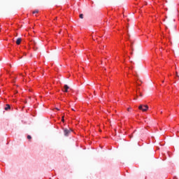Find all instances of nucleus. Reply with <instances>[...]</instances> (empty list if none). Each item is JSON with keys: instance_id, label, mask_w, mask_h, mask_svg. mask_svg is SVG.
Instances as JSON below:
<instances>
[{"instance_id": "f257e3e1", "label": "nucleus", "mask_w": 179, "mask_h": 179, "mask_svg": "<svg viewBox=\"0 0 179 179\" xmlns=\"http://www.w3.org/2000/svg\"><path fill=\"white\" fill-rule=\"evenodd\" d=\"M138 110H141V111H146L147 110H149V106L148 105H140L138 106Z\"/></svg>"}, {"instance_id": "f03ea898", "label": "nucleus", "mask_w": 179, "mask_h": 179, "mask_svg": "<svg viewBox=\"0 0 179 179\" xmlns=\"http://www.w3.org/2000/svg\"><path fill=\"white\" fill-rule=\"evenodd\" d=\"M71 132H72V130L71 129H64V134L65 136H69Z\"/></svg>"}, {"instance_id": "7ed1b4c3", "label": "nucleus", "mask_w": 179, "mask_h": 179, "mask_svg": "<svg viewBox=\"0 0 179 179\" xmlns=\"http://www.w3.org/2000/svg\"><path fill=\"white\" fill-rule=\"evenodd\" d=\"M64 90H63V92H65L66 93H68V90L69 89V86H68V85H65L64 86Z\"/></svg>"}, {"instance_id": "20e7f679", "label": "nucleus", "mask_w": 179, "mask_h": 179, "mask_svg": "<svg viewBox=\"0 0 179 179\" xmlns=\"http://www.w3.org/2000/svg\"><path fill=\"white\" fill-rule=\"evenodd\" d=\"M4 110H6V111H8V110H10V105L6 104Z\"/></svg>"}, {"instance_id": "39448f33", "label": "nucleus", "mask_w": 179, "mask_h": 179, "mask_svg": "<svg viewBox=\"0 0 179 179\" xmlns=\"http://www.w3.org/2000/svg\"><path fill=\"white\" fill-rule=\"evenodd\" d=\"M20 43H22V38H18L17 39V41H16V44H17V45H19L20 44Z\"/></svg>"}, {"instance_id": "423d86ee", "label": "nucleus", "mask_w": 179, "mask_h": 179, "mask_svg": "<svg viewBox=\"0 0 179 179\" xmlns=\"http://www.w3.org/2000/svg\"><path fill=\"white\" fill-rule=\"evenodd\" d=\"M34 15V13H38V10H35L34 11H33L32 13Z\"/></svg>"}, {"instance_id": "0eeeda50", "label": "nucleus", "mask_w": 179, "mask_h": 179, "mask_svg": "<svg viewBox=\"0 0 179 179\" xmlns=\"http://www.w3.org/2000/svg\"><path fill=\"white\" fill-rule=\"evenodd\" d=\"M80 19H83V14H80Z\"/></svg>"}, {"instance_id": "6e6552de", "label": "nucleus", "mask_w": 179, "mask_h": 179, "mask_svg": "<svg viewBox=\"0 0 179 179\" xmlns=\"http://www.w3.org/2000/svg\"><path fill=\"white\" fill-rule=\"evenodd\" d=\"M27 139H29V140L31 139V136L28 135V136H27Z\"/></svg>"}, {"instance_id": "1a4fd4ad", "label": "nucleus", "mask_w": 179, "mask_h": 179, "mask_svg": "<svg viewBox=\"0 0 179 179\" xmlns=\"http://www.w3.org/2000/svg\"><path fill=\"white\" fill-rule=\"evenodd\" d=\"M64 116H62V122H65V119H64Z\"/></svg>"}, {"instance_id": "9d476101", "label": "nucleus", "mask_w": 179, "mask_h": 179, "mask_svg": "<svg viewBox=\"0 0 179 179\" xmlns=\"http://www.w3.org/2000/svg\"><path fill=\"white\" fill-rule=\"evenodd\" d=\"M131 50H132V52H134V45H133V44H132V43H131Z\"/></svg>"}, {"instance_id": "9b49d317", "label": "nucleus", "mask_w": 179, "mask_h": 179, "mask_svg": "<svg viewBox=\"0 0 179 179\" xmlns=\"http://www.w3.org/2000/svg\"><path fill=\"white\" fill-rule=\"evenodd\" d=\"M176 76L177 78H179L178 73L176 71Z\"/></svg>"}, {"instance_id": "f8f14e48", "label": "nucleus", "mask_w": 179, "mask_h": 179, "mask_svg": "<svg viewBox=\"0 0 179 179\" xmlns=\"http://www.w3.org/2000/svg\"><path fill=\"white\" fill-rule=\"evenodd\" d=\"M143 95L142 94V93L140 92V97H143Z\"/></svg>"}, {"instance_id": "ddd939ff", "label": "nucleus", "mask_w": 179, "mask_h": 179, "mask_svg": "<svg viewBox=\"0 0 179 179\" xmlns=\"http://www.w3.org/2000/svg\"><path fill=\"white\" fill-rule=\"evenodd\" d=\"M131 108H127V111H130Z\"/></svg>"}, {"instance_id": "4468645a", "label": "nucleus", "mask_w": 179, "mask_h": 179, "mask_svg": "<svg viewBox=\"0 0 179 179\" xmlns=\"http://www.w3.org/2000/svg\"><path fill=\"white\" fill-rule=\"evenodd\" d=\"M131 55H134V52H131Z\"/></svg>"}, {"instance_id": "2eb2a0df", "label": "nucleus", "mask_w": 179, "mask_h": 179, "mask_svg": "<svg viewBox=\"0 0 179 179\" xmlns=\"http://www.w3.org/2000/svg\"><path fill=\"white\" fill-rule=\"evenodd\" d=\"M138 98H134V100H136Z\"/></svg>"}, {"instance_id": "dca6fc26", "label": "nucleus", "mask_w": 179, "mask_h": 179, "mask_svg": "<svg viewBox=\"0 0 179 179\" xmlns=\"http://www.w3.org/2000/svg\"><path fill=\"white\" fill-rule=\"evenodd\" d=\"M73 111H75V109L72 108Z\"/></svg>"}, {"instance_id": "f3484780", "label": "nucleus", "mask_w": 179, "mask_h": 179, "mask_svg": "<svg viewBox=\"0 0 179 179\" xmlns=\"http://www.w3.org/2000/svg\"><path fill=\"white\" fill-rule=\"evenodd\" d=\"M161 114H163V111H161Z\"/></svg>"}, {"instance_id": "a211bd4d", "label": "nucleus", "mask_w": 179, "mask_h": 179, "mask_svg": "<svg viewBox=\"0 0 179 179\" xmlns=\"http://www.w3.org/2000/svg\"><path fill=\"white\" fill-rule=\"evenodd\" d=\"M57 110H59V108H57Z\"/></svg>"}]
</instances>
